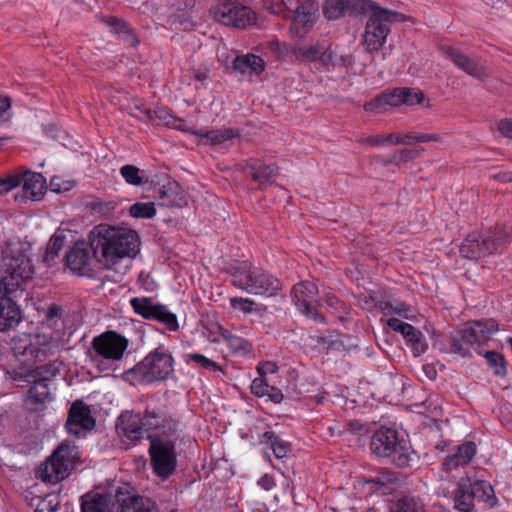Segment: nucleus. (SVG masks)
<instances>
[{
    "label": "nucleus",
    "mask_w": 512,
    "mask_h": 512,
    "mask_svg": "<svg viewBox=\"0 0 512 512\" xmlns=\"http://www.w3.org/2000/svg\"><path fill=\"white\" fill-rule=\"evenodd\" d=\"M91 248L97 262L112 268L125 257L133 258L139 253L140 237L134 230L99 224L89 233Z\"/></svg>",
    "instance_id": "obj_1"
},
{
    "label": "nucleus",
    "mask_w": 512,
    "mask_h": 512,
    "mask_svg": "<svg viewBox=\"0 0 512 512\" xmlns=\"http://www.w3.org/2000/svg\"><path fill=\"white\" fill-rule=\"evenodd\" d=\"M231 277L236 288L256 296L272 297L282 289L278 278L248 261L232 266Z\"/></svg>",
    "instance_id": "obj_2"
},
{
    "label": "nucleus",
    "mask_w": 512,
    "mask_h": 512,
    "mask_svg": "<svg viewBox=\"0 0 512 512\" xmlns=\"http://www.w3.org/2000/svg\"><path fill=\"white\" fill-rule=\"evenodd\" d=\"M498 329V323L493 319L468 322L452 334L450 351L462 356L471 355L473 351L482 354Z\"/></svg>",
    "instance_id": "obj_3"
},
{
    "label": "nucleus",
    "mask_w": 512,
    "mask_h": 512,
    "mask_svg": "<svg viewBox=\"0 0 512 512\" xmlns=\"http://www.w3.org/2000/svg\"><path fill=\"white\" fill-rule=\"evenodd\" d=\"M371 451L379 457L387 458L396 467L408 468L416 461V453L410 443L399 438L394 429H379L370 441Z\"/></svg>",
    "instance_id": "obj_4"
},
{
    "label": "nucleus",
    "mask_w": 512,
    "mask_h": 512,
    "mask_svg": "<svg viewBox=\"0 0 512 512\" xmlns=\"http://www.w3.org/2000/svg\"><path fill=\"white\" fill-rule=\"evenodd\" d=\"M367 11H371V15L365 26L363 44L368 53L376 52L384 45L390 33L391 23L404 22L410 19V17L397 11L382 8L374 1L369 2Z\"/></svg>",
    "instance_id": "obj_5"
},
{
    "label": "nucleus",
    "mask_w": 512,
    "mask_h": 512,
    "mask_svg": "<svg viewBox=\"0 0 512 512\" xmlns=\"http://www.w3.org/2000/svg\"><path fill=\"white\" fill-rule=\"evenodd\" d=\"M173 371L174 359L171 353L160 346L126 371L125 376L132 382L149 384L168 379Z\"/></svg>",
    "instance_id": "obj_6"
},
{
    "label": "nucleus",
    "mask_w": 512,
    "mask_h": 512,
    "mask_svg": "<svg viewBox=\"0 0 512 512\" xmlns=\"http://www.w3.org/2000/svg\"><path fill=\"white\" fill-rule=\"evenodd\" d=\"M511 239V231L503 225H496L494 228L470 233L460 246V253L465 258L477 260L497 253Z\"/></svg>",
    "instance_id": "obj_7"
},
{
    "label": "nucleus",
    "mask_w": 512,
    "mask_h": 512,
    "mask_svg": "<svg viewBox=\"0 0 512 512\" xmlns=\"http://www.w3.org/2000/svg\"><path fill=\"white\" fill-rule=\"evenodd\" d=\"M78 463V447L66 440L53 451L37 474L44 482L57 483L67 478Z\"/></svg>",
    "instance_id": "obj_8"
},
{
    "label": "nucleus",
    "mask_w": 512,
    "mask_h": 512,
    "mask_svg": "<svg viewBox=\"0 0 512 512\" xmlns=\"http://www.w3.org/2000/svg\"><path fill=\"white\" fill-rule=\"evenodd\" d=\"M2 261L3 276L0 279L1 289L13 293L32 279L34 267L31 259L22 251L6 253Z\"/></svg>",
    "instance_id": "obj_9"
},
{
    "label": "nucleus",
    "mask_w": 512,
    "mask_h": 512,
    "mask_svg": "<svg viewBox=\"0 0 512 512\" xmlns=\"http://www.w3.org/2000/svg\"><path fill=\"white\" fill-rule=\"evenodd\" d=\"M475 501L484 502L489 507L497 503L493 487L486 481L478 480L473 483H460L454 496V507L461 512H471Z\"/></svg>",
    "instance_id": "obj_10"
},
{
    "label": "nucleus",
    "mask_w": 512,
    "mask_h": 512,
    "mask_svg": "<svg viewBox=\"0 0 512 512\" xmlns=\"http://www.w3.org/2000/svg\"><path fill=\"white\" fill-rule=\"evenodd\" d=\"M100 497L105 498L108 512H159L154 500L130 491L129 487L117 489L114 495L100 494Z\"/></svg>",
    "instance_id": "obj_11"
},
{
    "label": "nucleus",
    "mask_w": 512,
    "mask_h": 512,
    "mask_svg": "<svg viewBox=\"0 0 512 512\" xmlns=\"http://www.w3.org/2000/svg\"><path fill=\"white\" fill-rule=\"evenodd\" d=\"M149 455L151 466L155 474L162 479H167L176 469L177 454L175 443L172 440L159 436L149 435Z\"/></svg>",
    "instance_id": "obj_12"
},
{
    "label": "nucleus",
    "mask_w": 512,
    "mask_h": 512,
    "mask_svg": "<svg viewBox=\"0 0 512 512\" xmlns=\"http://www.w3.org/2000/svg\"><path fill=\"white\" fill-rule=\"evenodd\" d=\"M128 340L115 331H106L93 338L91 347L94 354H90L92 361L100 359L107 361H119L128 348Z\"/></svg>",
    "instance_id": "obj_13"
},
{
    "label": "nucleus",
    "mask_w": 512,
    "mask_h": 512,
    "mask_svg": "<svg viewBox=\"0 0 512 512\" xmlns=\"http://www.w3.org/2000/svg\"><path fill=\"white\" fill-rule=\"evenodd\" d=\"M217 6L211 8L213 18L225 26L245 28L253 21L251 11L247 7L238 5L234 0H216Z\"/></svg>",
    "instance_id": "obj_14"
},
{
    "label": "nucleus",
    "mask_w": 512,
    "mask_h": 512,
    "mask_svg": "<svg viewBox=\"0 0 512 512\" xmlns=\"http://www.w3.org/2000/svg\"><path fill=\"white\" fill-rule=\"evenodd\" d=\"M135 313L145 319H153L163 323L169 330L176 331L179 327L177 317L165 305L154 304L151 298L135 297L130 300Z\"/></svg>",
    "instance_id": "obj_15"
},
{
    "label": "nucleus",
    "mask_w": 512,
    "mask_h": 512,
    "mask_svg": "<svg viewBox=\"0 0 512 512\" xmlns=\"http://www.w3.org/2000/svg\"><path fill=\"white\" fill-rule=\"evenodd\" d=\"M95 426L96 420L91 414L90 407L82 400L74 401L69 408L65 424L68 433L80 437L92 431Z\"/></svg>",
    "instance_id": "obj_16"
},
{
    "label": "nucleus",
    "mask_w": 512,
    "mask_h": 512,
    "mask_svg": "<svg viewBox=\"0 0 512 512\" xmlns=\"http://www.w3.org/2000/svg\"><path fill=\"white\" fill-rule=\"evenodd\" d=\"M67 267L75 274L81 276H91L92 264L97 262L91 248V241L86 243L76 242L75 245L65 255Z\"/></svg>",
    "instance_id": "obj_17"
},
{
    "label": "nucleus",
    "mask_w": 512,
    "mask_h": 512,
    "mask_svg": "<svg viewBox=\"0 0 512 512\" xmlns=\"http://www.w3.org/2000/svg\"><path fill=\"white\" fill-rule=\"evenodd\" d=\"M291 294L293 302L304 315L315 320L322 318L316 309L318 288L313 282L302 281L294 285Z\"/></svg>",
    "instance_id": "obj_18"
},
{
    "label": "nucleus",
    "mask_w": 512,
    "mask_h": 512,
    "mask_svg": "<svg viewBox=\"0 0 512 512\" xmlns=\"http://www.w3.org/2000/svg\"><path fill=\"white\" fill-rule=\"evenodd\" d=\"M371 0H326L323 14L328 20H337L346 14L357 16L367 11Z\"/></svg>",
    "instance_id": "obj_19"
},
{
    "label": "nucleus",
    "mask_w": 512,
    "mask_h": 512,
    "mask_svg": "<svg viewBox=\"0 0 512 512\" xmlns=\"http://www.w3.org/2000/svg\"><path fill=\"white\" fill-rule=\"evenodd\" d=\"M443 51L446 57L450 59L455 66L463 70L468 75L478 80H484L488 76L485 66L478 58L470 57L459 49L451 46L444 47Z\"/></svg>",
    "instance_id": "obj_20"
},
{
    "label": "nucleus",
    "mask_w": 512,
    "mask_h": 512,
    "mask_svg": "<svg viewBox=\"0 0 512 512\" xmlns=\"http://www.w3.org/2000/svg\"><path fill=\"white\" fill-rule=\"evenodd\" d=\"M245 174L257 182L260 188L270 186L278 175L279 167L276 164H266L260 159L251 158L244 166Z\"/></svg>",
    "instance_id": "obj_21"
},
{
    "label": "nucleus",
    "mask_w": 512,
    "mask_h": 512,
    "mask_svg": "<svg viewBox=\"0 0 512 512\" xmlns=\"http://www.w3.org/2000/svg\"><path fill=\"white\" fill-rule=\"evenodd\" d=\"M11 293L0 288V332L13 329L22 320L21 310L11 298Z\"/></svg>",
    "instance_id": "obj_22"
},
{
    "label": "nucleus",
    "mask_w": 512,
    "mask_h": 512,
    "mask_svg": "<svg viewBox=\"0 0 512 512\" xmlns=\"http://www.w3.org/2000/svg\"><path fill=\"white\" fill-rule=\"evenodd\" d=\"M476 444L466 441L454 448L443 460L442 470L450 472L453 469L468 465L476 454Z\"/></svg>",
    "instance_id": "obj_23"
},
{
    "label": "nucleus",
    "mask_w": 512,
    "mask_h": 512,
    "mask_svg": "<svg viewBox=\"0 0 512 512\" xmlns=\"http://www.w3.org/2000/svg\"><path fill=\"white\" fill-rule=\"evenodd\" d=\"M116 428L120 434L131 441L143 438L144 426L140 414L133 411H124L117 419Z\"/></svg>",
    "instance_id": "obj_24"
},
{
    "label": "nucleus",
    "mask_w": 512,
    "mask_h": 512,
    "mask_svg": "<svg viewBox=\"0 0 512 512\" xmlns=\"http://www.w3.org/2000/svg\"><path fill=\"white\" fill-rule=\"evenodd\" d=\"M320 17V6L316 0H305L296 4L291 13L290 19L304 28H311Z\"/></svg>",
    "instance_id": "obj_25"
},
{
    "label": "nucleus",
    "mask_w": 512,
    "mask_h": 512,
    "mask_svg": "<svg viewBox=\"0 0 512 512\" xmlns=\"http://www.w3.org/2000/svg\"><path fill=\"white\" fill-rule=\"evenodd\" d=\"M23 182V195L21 198L31 199L33 201L41 199L46 191L45 178L37 172L27 170L20 175Z\"/></svg>",
    "instance_id": "obj_26"
},
{
    "label": "nucleus",
    "mask_w": 512,
    "mask_h": 512,
    "mask_svg": "<svg viewBox=\"0 0 512 512\" xmlns=\"http://www.w3.org/2000/svg\"><path fill=\"white\" fill-rule=\"evenodd\" d=\"M403 88H396L392 91L378 94L374 99L364 104L367 112L381 113L386 106L396 107L403 104Z\"/></svg>",
    "instance_id": "obj_27"
},
{
    "label": "nucleus",
    "mask_w": 512,
    "mask_h": 512,
    "mask_svg": "<svg viewBox=\"0 0 512 512\" xmlns=\"http://www.w3.org/2000/svg\"><path fill=\"white\" fill-rule=\"evenodd\" d=\"M144 429L150 430H171L175 426V421L161 409H151L146 407L143 416H141Z\"/></svg>",
    "instance_id": "obj_28"
},
{
    "label": "nucleus",
    "mask_w": 512,
    "mask_h": 512,
    "mask_svg": "<svg viewBox=\"0 0 512 512\" xmlns=\"http://www.w3.org/2000/svg\"><path fill=\"white\" fill-rule=\"evenodd\" d=\"M158 203L165 207H182L186 205V199L176 182H168L159 188Z\"/></svg>",
    "instance_id": "obj_29"
},
{
    "label": "nucleus",
    "mask_w": 512,
    "mask_h": 512,
    "mask_svg": "<svg viewBox=\"0 0 512 512\" xmlns=\"http://www.w3.org/2000/svg\"><path fill=\"white\" fill-rule=\"evenodd\" d=\"M233 69L240 74L259 75L265 69V62L254 54L237 56L233 62Z\"/></svg>",
    "instance_id": "obj_30"
},
{
    "label": "nucleus",
    "mask_w": 512,
    "mask_h": 512,
    "mask_svg": "<svg viewBox=\"0 0 512 512\" xmlns=\"http://www.w3.org/2000/svg\"><path fill=\"white\" fill-rule=\"evenodd\" d=\"M327 46L320 42L302 45L295 49V56L302 62H318L323 65Z\"/></svg>",
    "instance_id": "obj_31"
},
{
    "label": "nucleus",
    "mask_w": 512,
    "mask_h": 512,
    "mask_svg": "<svg viewBox=\"0 0 512 512\" xmlns=\"http://www.w3.org/2000/svg\"><path fill=\"white\" fill-rule=\"evenodd\" d=\"M378 492L382 494H390L396 490L401 484L400 475L392 470H384L371 480Z\"/></svg>",
    "instance_id": "obj_32"
},
{
    "label": "nucleus",
    "mask_w": 512,
    "mask_h": 512,
    "mask_svg": "<svg viewBox=\"0 0 512 512\" xmlns=\"http://www.w3.org/2000/svg\"><path fill=\"white\" fill-rule=\"evenodd\" d=\"M222 336L233 355L244 356L252 351V345L246 339L227 330L222 333Z\"/></svg>",
    "instance_id": "obj_33"
},
{
    "label": "nucleus",
    "mask_w": 512,
    "mask_h": 512,
    "mask_svg": "<svg viewBox=\"0 0 512 512\" xmlns=\"http://www.w3.org/2000/svg\"><path fill=\"white\" fill-rule=\"evenodd\" d=\"M63 363L58 360L51 361L42 366H37L30 372L31 379L50 382L54 377L60 375Z\"/></svg>",
    "instance_id": "obj_34"
},
{
    "label": "nucleus",
    "mask_w": 512,
    "mask_h": 512,
    "mask_svg": "<svg viewBox=\"0 0 512 512\" xmlns=\"http://www.w3.org/2000/svg\"><path fill=\"white\" fill-rule=\"evenodd\" d=\"M81 512H108V504L100 493L89 492L81 496Z\"/></svg>",
    "instance_id": "obj_35"
},
{
    "label": "nucleus",
    "mask_w": 512,
    "mask_h": 512,
    "mask_svg": "<svg viewBox=\"0 0 512 512\" xmlns=\"http://www.w3.org/2000/svg\"><path fill=\"white\" fill-rule=\"evenodd\" d=\"M353 64L354 57L351 54H338L331 45L327 46L323 66L350 68Z\"/></svg>",
    "instance_id": "obj_36"
},
{
    "label": "nucleus",
    "mask_w": 512,
    "mask_h": 512,
    "mask_svg": "<svg viewBox=\"0 0 512 512\" xmlns=\"http://www.w3.org/2000/svg\"><path fill=\"white\" fill-rule=\"evenodd\" d=\"M389 512H424L416 500L407 495H402L390 501Z\"/></svg>",
    "instance_id": "obj_37"
},
{
    "label": "nucleus",
    "mask_w": 512,
    "mask_h": 512,
    "mask_svg": "<svg viewBox=\"0 0 512 512\" xmlns=\"http://www.w3.org/2000/svg\"><path fill=\"white\" fill-rule=\"evenodd\" d=\"M261 442L266 444L272 449L274 456L282 459L287 456L289 446L286 442L279 439L273 431H267L262 435Z\"/></svg>",
    "instance_id": "obj_38"
},
{
    "label": "nucleus",
    "mask_w": 512,
    "mask_h": 512,
    "mask_svg": "<svg viewBox=\"0 0 512 512\" xmlns=\"http://www.w3.org/2000/svg\"><path fill=\"white\" fill-rule=\"evenodd\" d=\"M481 355L486 359L488 366L494 370L495 375L505 376L507 374L506 360L501 353L485 348Z\"/></svg>",
    "instance_id": "obj_39"
},
{
    "label": "nucleus",
    "mask_w": 512,
    "mask_h": 512,
    "mask_svg": "<svg viewBox=\"0 0 512 512\" xmlns=\"http://www.w3.org/2000/svg\"><path fill=\"white\" fill-rule=\"evenodd\" d=\"M33 386L29 389V395L37 404H42L46 400H52L49 383L47 381H41L39 379H32Z\"/></svg>",
    "instance_id": "obj_40"
},
{
    "label": "nucleus",
    "mask_w": 512,
    "mask_h": 512,
    "mask_svg": "<svg viewBox=\"0 0 512 512\" xmlns=\"http://www.w3.org/2000/svg\"><path fill=\"white\" fill-rule=\"evenodd\" d=\"M387 324L394 331L401 333L405 337L407 342L413 339V337L422 336V333L413 325L403 322L398 318L388 319Z\"/></svg>",
    "instance_id": "obj_41"
},
{
    "label": "nucleus",
    "mask_w": 512,
    "mask_h": 512,
    "mask_svg": "<svg viewBox=\"0 0 512 512\" xmlns=\"http://www.w3.org/2000/svg\"><path fill=\"white\" fill-rule=\"evenodd\" d=\"M197 134L200 137L206 138L213 145L222 144L236 136L235 131L231 128L211 130L205 133L199 132Z\"/></svg>",
    "instance_id": "obj_42"
},
{
    "label": "nucleus",
    "mask_w": 512,
    "mask_h": 512,
    "mask_svg": "<svg viewBox=\"0 0 512 512\" xmlns=\"http://www.w3.org/2000/svg\"><path fill=\"white\" fill-rule=\"evenodd\" d=\"M295 4L296 0H272L267 5V9L284 19H290Z\"/></svg>",
    "instance_id": "obj_43"
},
{
    "label": "nucleus",
    "mask_w": 512,
    "mask_h": 512,
    "mask_svg": "<svg viewBox=\"0 0 512 512\" xmlns=\"http://www.w3.org/2000/svg\"><path fill=\"white\" fill-rule=\"evenodd\" d=\"M129 214L137 219H151L156 215V209L153 202H137L130 206Z\"/></svg>",
    "instance_id": "obj_44"
},
{
    "label": "nucleus",
    "mask_w": 512,
    "mask_h": 512,
    "mask_svg": "<svg viewBox=\"0 0 512 512\" xmlns=\"http://www.w3.org/2000/svg\"><path fill=\"white\" fill-rule=\"evenodd\" d=\"M129 114L140 120L148 121L153 119L152 109L140 98H133L129 106Z\"/></svg>",
    "instance_id": "obj_45"
},
{
    "label": "nucleus",
    "mask_w": 512,
    "mask_h": 512,
    "mask_svg": "<svg viewBox=\"0 0 512 512\" xmlns=\"http://www.w3.org/2000/svg\"><path fill=\"white\" fill-rule=\"evenodd\" d=\"M152 116H153V119H148V121H151L156 125H164V126L176 127L178 129H181V126L176 125V122H178V121L182 122V121L177 119L173 115H171L165 109L159 108L157 110H152Z\"/></svg>",
    "instance_id": "obj_46"
},
{
    "label": "nucleus",
    "mask_w": 512,
    "mask_h": 512,
    "mask_svg": "<svg viewBox=\"0 0 512 512\" xmlns=\"http://www.w3.org/2000/svg\"><path fill=\"white\" fill-rule=\"evenodd\" d=\"M120 174L128 184L139 186L143 183L140 169L134 165H124L120 168Z\"/></svg>",
    "instance_id": "obj_47"
},
{
    "label": "nucleus",
    "mask_w": 512,
    "mask_h": 512,
    "mask_svg": "<svg viewBox=\"0 0 512 512\" xmlns=\"http://www.w3.org/2000/svg\"><path fill=\"white\" fill-rule=\"evenodd\" d=\"M64 240V235L54 234L51 237L45 255V260L47 262L54 260L59 255V252L64 246Z\"/></svg>",
    "instance_id": "obj_48"
},
{
    "label": "nucleus",
    "mask_w": 512,
    "mask_h": 512,
    "mask_svg": "<svg viewBox=\"0 0 512 512\" xmlns=\"http://www.w3.org/2000/svg\"><path fill=\"white\" fill-rule=\"evenodd\" d=\"M400 142H404L402 139H399V137L393 133L387 134V135H377L368 137L366 139V143L372 146H382L385 144L389 145H396Z\"/></svg>",
    "instance_id": "obj_49"
},
{
    "label": "nucleus",
    "mask_w": 512,
    "mask_h": 512,
    "mask_svg": "<svg viewBox=\"0 0 512 512\" xmlns=\"http://www.w3.org/2000/svg\"><path fill=\"white\" fill-rule=\"evenodd\" d=\"M101 20L110 28L111 32L117 33L120 36L129 27L123 19L114 16H103Z\"/></svg>",
    "instance_id": "obj_50"
},
{
    "label": "nucleus",
    "mask_w": 512,
    "mask_h": 512,
    "mask_svg": "<svg viewBox=\"0 0 512 512\" xmlns=\"http://www.w3.org/2000/svg\"><path fill=\"white\" fill-rule=\"evenodd\" d=\"M403 104L415 105L421 104L424 100V93L419 89L403 88Z\"/></svg>",
    "instance_id": "obj_51"
},
{
    "label": "nucleus",
    "mask_w": 512,
    "mask_h": 512,
    "mask_svg": "<svg viewBox=\"0 0 512 512\" xmlns=\"http://www.w3.org/2000/svg\"><path fill=\"white\" fill-rule=\"evenodd\" d=\"M188 359L195 362L204 369H212L214 371H222L221 367L214 361L208 359L202 354L192 353L187 355Z\"/></svg>",
    "instance_id": "obj_52"
},
{
    "label": "nucleus",
    "mask_w": 512,
    "mask_h": 512,
    "mask_svg": "<svg viewBox=\"0 0 512 512\" xmlns=\"http://www.w3.org/2000/svg\"><path fill=\"white\" fill-rule=\"evenodd\" d=\"M21 184V178L18 174H10L5 178L0 177V194L8 193Z\"/></svg>",
    "instance_id": "obj_53"
},
{
    "label": "nucleus",
    "mask_w": 512,
    "mask_h": 512,
    "mask_svg": "<svg viewBox=\"0 0 512 512\" xmlns=\"http://www.w3.org/2000/svg\"><path fill=\"white\" fill-rule=\"evenodd\" d=\"M269 384L267 380L260 376L255 378L251 384V392L257 397H264L267 394Z\"/></svg>",
    "instance_id": "obj_54"
},
{
    "label": "nucleus",
    "mask_w": 512,
    "mask_h": 512,
    "mask_svg": "<svg viewBox=\"0 0 512 512\" xmlns=\"http://www.w3.org/2000/svg\"><path fill=\"white\" fill-rule=\"evenodd\" d=\"M254 305L255 302L248 298L235 297L231 299V306L234 309L240 310L244 313H251L253 311Z\"/></svg>",
    "instance_id": "obj_55"
},
{
    "label": "nucleus",
    "mask_w": 512,
    "mask_h": 512,
    "mask_svg": "<svg viewBox=\"0 0 512 512\" xmlns=\"http://www.w3.org/2000/svg\"><path fill=\"white\" fill-rule=\"evenodd\" d=\"M63 312H64V310H63L62 306L57 305V304H52L48 308L47 313H46V322L48 323V325H50V326L56 325L57 320L62 319Z\"/></svg>",
    "instance_id": "obj_56"
},
{
    "label": "nucleus",
    "mask_w": 512,
    "mask_h": 512,
    "mask_svg": "<svg viewBox=\"0 0 512 512\" xmlns=\"http://www.w3.org/2000/svg\"><path fill=\"white\" fill-rule=\"evenodd\" d=\"M408 343L411 345L415 356L423 354L427 349V344L423 341L422 336L413 337Z\"/></svg>",
    "instance_id": "obj_57"
},
{
    "label": "nucleus",
    "mask_w": 512,
    "mask_h": 512,
    "mask_svg": "<svg viewBox=\"0 0 512 512\" xmlns=\"http://www.w3.org/2000/svg\"><path fill=\"white\" fill-rule=\"evenodd\" d=\"M423 149L419 150H408V149H402L397 154V159H399L402 162H408L411 161L417 157L420 156Z\"/></svg>",
    "instance_id": "obj_58"
},
{
    "label": "nucleus",
    "mask_w": 512,
    "mask_h": 512,
    "mask_svg": "<svg viewBox=\"0 0 512 512\" xmlns=\"http://www.w3.org/2000/svg\"><path fill=\"white\" fill-rule=\"evenodd\" d=\"M325 301L328 306L335 307L336 309L341 310L343 313H347V305L344 302L340 301L335 295H326Z\"/></svg>",
    "instance_id": "obj_59"
},
{
    "label": "nucleus",
    "mask_w": 512,
    "mask_h": 512,
    "mask_svg": "<svg viewBox=\"0 0 512 512\" xmlns=\"http://www.w3.org/2000/svg\"><path fill=\"white\" fill-rule=\"evenodd\" d=\"M441 142L442 137L439 134L436 133H416V137H414V142L424 143V142Z\"/></svg>",
    "instance_id": "obj_60"
},
{
    "label": "nucleus",
    "mask_w": 512,
    "mask_h": 512,
    "mask_svg": "<svg viewBox=\"0 0 512 512\" xmlns=\"http://www.w3.org/2000/svg\"><path fill=\"white\" fill-rule=\"evenodd\" d=\"M317 343L318 344H327V351L340 350V348L343 347V343L339 339L327 340L325 337H318Z\"/></svg>",
    "instance_id": "obj_61"
},
{
    "label": "nucleus",
    "mask_w": 512,
    "mask_h": 512,
    "mask_svg": "<svg viewBox=\"0 0 512 512\" xmlns=\"http://www.w3.org/2000/svg\"><path fill=\"white\" fill-rule=\"evenodd\" d=\"M124 42L128 43L129 45L136 46L139 44V39L137 35L134 33V31L128 27L125 32L121 35Z\"/></svg>",
    "instance_id": "obj_62"
},
{
    "label": "nucleus",
    "mask_w": 512,
    "mask_h": 512,
    "mask_svg": "<svg viewBox=\"0 0 512 512\" xmlns=\"http://www.w3.org/2000/svg\"><path fill=\"white\" fill-rule=\"evenodd\" d=\"M266 396L274 403H280L283 400L282 391L271 385H269Z\"/></svg>",
    "instance_id": "obj_63"
},
{
    "label": "nucleus",
    "mask_w": 512,
    "mask_h": 512,
    "mask_svg": "<svg viewBox=\"0 0 512 512\" xmlns=\"http://www.w3.org/2000/svg\"><path fill=\"white\" fill-rule=\"evenodd\" d=\"M499 131L506 137L512 139V122L505 119L501 120L498 124Z\"/></svg>",
    "instance_id": "obj_64"
}]
</instances>
